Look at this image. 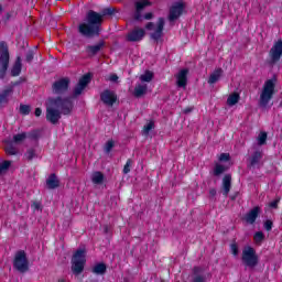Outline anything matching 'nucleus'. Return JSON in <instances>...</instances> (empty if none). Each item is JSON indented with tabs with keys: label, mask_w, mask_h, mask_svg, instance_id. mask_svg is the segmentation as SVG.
<instances>
[{
	"label": "nucleus",
	"mask_w": 282,
	"mask_h": 282,
	"mask_svg": "<svg viewBox=\"0 0 282 282\" xmlns=\"http://www.w3.org/2000/svg\"><path fill=\"white\" fill-rule=\"evenodd\" d=\"M109 80H110L111 83H117V82H118V75L112 74V75L110 76Z\"/></svg>",
	"instance_id": "nucleus-52"
},
{
	"label": "nucleus",
	"mask_w": 282,
	"mask_h": 282,
	"mask_svg": "<svg viewBox=\"0 0 282 282\" xmlns=\"http://www.w3.org/2000/svg\"><path fill=\"white\" fill-rule=\"evenodd\" d=\"M13 268L21 274H25L30 270V260H28V253L25 250H19L15 252L13 259Z\"/></svg>",
	"instance_id": "nucleus-5"
},
{
	"label": "nucleus",
	"mask_w": 282,
	"mask_h": 282,
	"mask_svg": "<svg viewBox=\"0 0 282 282\" xmlns=\"http://www.w3.org/2000/svg\"><path fill=\"white\" fill-rule=\"evenodd\" d=\"M25 61H26V63H31L32 61H34V51H29L26 53Z\"/></svg>",
	"instance_id": "nucleus-45"
},
{
	"label": "nucleus",
	"mask_w": 282,
	"mask_h": 282,
	"mask_svg": "<svg viewBox=\"0 0 282 282\" xmlns=\"http://www.w3.org/2000/svg\"><path fill=\"white\" fill-rule=\"evenodd\" d=\"M226 173V166L219 164V163H216L215 166H214V170H213V175L215 177H219V175Z\"/></svg>",
	"instance_id": "nucleus-30"
},
{
	"label": "nucleus",
	"mask_w": 282,
	"mask_h": 282,
	"mask_svg": "<svg viewBox=\"0 0 282 282\" xmlns=\"http://www.w3.org/2000/svg\"><path fill=\"white\" fill-rule=\"evenodd\" d=\"M26 138H29V140H39V130L26 133Z\"/></svg>",
	"instance_id": "nucleus-42"
},
{
	"label": "nucleus",
	"mask_w": 282,
	"mask_h": 282,
	"mask_svg": "<svg viewBox=\"0 0 282 282\" xmlns=\"http://www.w3.org/2000/svg\"><path fill=\"white\" fill-rule=\"evenodd\" d=\"M13 94H14L13 86H7L3 90H1L0 105H8L10 102V98H12Z\"/></svg>",
	"instance_id": "nucleus-15"
},
{
	"label": "nucleus",
	"mask_w": 282,
	"mask_h": 282,
	"mask_svg": "<svg viewBox=\"0 0 282 282\" xmlns=\"http://www.w3.org/2000/svg\"><path fill=\"white\" fill-rule=\"evenodd\" d=\"M143 19H145V21H151V19H153V13L149 12V13H145L143 15Z\"/></svg>",
	"instance_id": "nucleus-51"
},
{
	"label": "nucleus",
	"mask_w": 282,
	"mask_h": 282,
	"mask_svg": "<svg viewBox=\"0 0 282 282\" xmlns=\"http://www.w3.org/2000/svg\"><path fill=\"white\" fill-rule=\"evenodd\" d=\"M230 188H232V176L230 174H226L223 178V195H225V197H228Z\"/></svg>",
	"instance_id": "nucleus-19"
},
{
	"label": "nucleus",
	"mask_w": 282,
	"mask_h": 282,
	"mask_svg": "<svg viewBox=\"0 0 282 282\" xmlns=\"http://www.w3.org/2000/svg\"><path fill=\"white\" fill-rule=\"evenodd\" d=\"M85 249H78L72 258V271L74 274H80L85 270L87 262Z\"/></svg>",
	"instance_id": "nucleus-6"
},
{
	"label": "nucleus",
	"mask_w": 282,
	"mask_h": 282,
	"mask_svg": "<svg viewBox=\"0 0 282 282\" xmlns=\"http://www.w3.org/2000/svg\"><path fill=\"white\" fill-rule=\"evenodd\" d=\"M279 202H281V198H275L273 202L269 204L270 208H279Z\"/></svg>",
	"instance_id": "nucleus-48"
},
{
	"label": "nucleus",
	"mask_w": 282,
	"mask_h": 282,
	"mask_svg": "<svg viewBox=\"0 0 282 282\" xmlns=\"http://www.w3.org/2000/svg\"><path fill=\"white\" fill-rule=\"evenodd\" d=\"M113 147H116V143L113 142V140H109L106 142L104 151L106 153H111V150L113 149Z\"/></svg>",
	"instance_id": "nucleus-39"
},
{
	"label": "nucleus",
	"mask_w": 282,
	"mask_h": 282,
	"mask_svg": "<svg viewBox=\"0 0 282 282\" xmlns=\"http://www.w3.org/2000/svg\"><path fill=\"white\" fill-rule=\"evenodd\" d=\"M276 75L271 79H267L260 94L259 107L260 109H270V100L274 98V89L276 88Z\"/></svg>",
	"instance_id": "nucleus-3"
},
{
	"label": "nucleus",
	"mask_w": 282,
	"mask_h": 282,
	"mask_svg": "<svg viewBox=\"0 0 282 282\" xmlns=\"http://www.w3.org/2000/svg\"><path fill=\"white\" fill-rule=\"evenodd\" d=\"M259 215H261V207L256 206L249 213L246 214L245 221L247 224L252 225L254 224V221H257V218L259 217Z\"/></svg>",
	"instance_id": "nucleus-16"
},
{
	"label": "nucleus",
	"mask_w": 282,
	"mask_h": 282,
	"mask_svg": "<svg viewBox=\"0 0 282 282\" xmlns=\"http://www.w3.org/2000/svg\"><path fill=\"white\" fill-rule=\"evenodd\" d=\"M116 12L113 7L106 8L98 13L94 10H89L86 13L85 20L78 25V32L82 36L87 39H94V36H100V28H102V21L105 17H111Z\"/></svg>",
	"instance_id": "nucleus-1"
},
{
	"label": "nucleus",
	"mask_w": 282,
	"mask_h": 282,
	"mask_svg": "<svg viewBox=\"0 0 282 282\" xmlns=\"http://www.w3.org/2000/svg\"><path fill=\"white\" fill-rule=\"evenodd\" d=\"M90 83H91V75H89V74L84 75V76L79 79V82H78V84H79L82 87H84V88H86L87 85H89Z\"/></svg>",
	"instance_id": "nucleus-33"
},
{
	"label": "nucleus",
	"mask_w": 282,
	"mask_h": 282,
	"mask_svg": "<svg viewBox=\"0 0 282 282\" xmlns=\"http://www.w3.org/2000/svg\"><path fill=\"white\" fill-rule=\"evenodd\" d=\"M261 160H263V151H256L249 158V165L251 169H260Z\"/></svg>",
	"instance_id": "nucleus-13"
},
{
	"label": "nucleus",
	"mask_w": 282,
	"mask_h": 282,
	"mask_svg": "<svg viewBox=\"0 0 282 282\" xmlns=\"http://www.w3.org/2000/svg\"><path fill=\"white\" fill-rule=\"evenodd\" d=\"M145 34L147 31H144V29L135 28L127 34L126 39L129 41V43H139V41L144 39Z\"/></svg>",
	"instance_id": "nucleus-11"
},
{
	"label": "nucleus",
	"mask_w": 282,
	"mask_h": 282,
	"mask_svg": "<svg viewBox=\"0 0 282 282\" xmlns=\"http://www.w3.org/2000/svg\"><path fill=\"white\" fill-rule=\"evenodd\" d=\"M242 263L247 268H257L259 265V256H257V250L250 246H246L242 249Z\"/></svg>",
	"instance_id": "nucleus-7"
},
{
	"label": "nucleus",
	"mask_w": 282,
	"mask_h": 282,
	"mask_svg": "<svg viewBox=\"0 0 282 282\" xmlns=\"http://www.w3.org/2000/svg\"><path fill=\"white\" fill-rule=\"evenodd\" d=\"M26 138H28L26 132L18 133V134L13 135V142L15 144H21V142H23Z\"/></svg>",
	"instance_id": "nucleus-34"
},
{
	"label": "nucleus",
	"mask_w": 282,
	"mask_h": 282,
	"mask_svg": "<svg viewBox=\"0 0 282 282\" xmlns=\"http://www.w3.org/2000/svg\"><path fill=\"white\" fill-rule=\"evenodd\" d=\"M46 186L50 191L58 188V186H61V181L58 180V176H56L54 173L51 174L46 180Z\"/></svg>",
	"instance_id": "nucleus-21"
},
{
	"label": "nucleus",
	"mask_w": 282,
	"mask_h": 282,
	"mask_svg": "<svg viewBox=\"0 0 282 282\" xmlns=\"http://www.w3.org/2000/svg\"><path fill=\"white\" fill-rule=\"evenodd\" d=\"M18 85H21V82H14V83H11V85H9V87H17Z\"/></svg>",
	"instance_id": "nucleus-55"
},
{
	"label": "nucleus",
	"mask_w": 282,
	"mask_h": 282,
	"mask_svg": "<svg viewBox=\"0 0 282 282\" xmlns=\"http://www.w3.org/2000/svg\"><path fill=\"white\" fill-rule=\"evenodd\" d=\"M104 47H105V41H99L95 45H88L86 47V52L88 56H96V54H98V52H100V50H102Z\"/></svg>",
	"instance_id": "nucleus-20"
},
{
	"label": "nucleus",
	"mask_w": 282,
	"mask_h": 282,
	"mask_svg": "<svg viewBox=\"0 0 282 282\" xmlns=\"http://www.w3.org/2000/svg\"><path fill=\"white\" fill-rule=\"evenodd\" d=\"M268 142V133L267 132H260L258 135V145L263 147Z\"/></svg>",
	"instance_id": "nucleus-37"
},
{
	"label": "nucleus",
	"mask_w": 282,
	"mask_h": 282,
	"mask_svg": "<svg viewBox=\"0 0 282 282\" xmlns=\"http://www.w3.org/2000/svg\"><path fill=\"white\" fill-rule=\"evenodd\" d=\"M253 241L257 246H261L265 241V234L263 231H257L253 235Z\"/></svg>",
	"instance_id": "nucleus-28"
},
{
	"label": "nucleus",
	"mask_w": 282,
	"mask_h": 282,
	"mask_svg": "<svg viewBox=\"0 0 282 282\" xmlns=\"http://www.w3.org/2000/svg\"><path fill=\"white\" fill-rule=\"evenodd\" d=\"M152 129H155V122L150 121L148 124L143 127V130H142L143 135H149Z\"/></svg>",
	"instance_id": "nucleus-35"
},
{
	"label": "nucleus",
	"mask_w": 282,
	"mask_h": 282,
	"mask_svg": "<svg viewBox=\"0 0 282 282\" xmlns=\"http://www.w3.org/2000/svg\"><path fill=\"white\" fill-rule=\"evenodd\" d=\"M41 113H43V110L41 108L35 109V116L36 118H40Z\"/></svg>",
	"instance_id": "nucleus-53"
},
{
	"label": "nucleus",
	"mask_w": 282,
	"mask_h": 282,
	"mask_svg": "<svg viewBox=\"0 0 282 282\" xmlns=\"http://www.w3.org/2000/svg\"><path fill=\"white\" fill-rule=\"evenodd\" d=\"M8 67H10V47L8 46V42H0V80L6 78V74H8Z\"/></svg>",
	"instance_id": "nucleus-4"
},
{
	"label": "nucleus",
	"mask_w": 282,
	"mask_h": 282,
	"mask_svg": "<svg viewBox=\"0 0 282 282\" xmlns=\"http://www.w3.org/2000/svg\"><path fill=\"white\" fill-rule=\"evenodd\" d=\"M183 12H184V3L176 2L170 9L169 21H177V19L182 17Z\"/></svg>",
	"instance_id": "nucleus-12"
},
{
	"label": "nucleus",
	"mask_w": 282,
	"mask_h": 282,
	"mask_svg": "<svg viewBox=\"0 0 282 282\" xmlns=\"http://www.w3.org/2000/svg\"><path fill=\"white\" fill-rule=\"evenodd\" d=\"M164 18H159L156 23V30L150 35L153 41H159L160 39H162V34L164 32Z\"/></svg>",
	"instance_id": "nucleus-17"
},
{
	"label": "nucleus",
	"mask_w": 282,
	"mask_h": 282,
	"mask_svg": "<svg viewBox=\"0 0 282 282\" xmlns=\"http://www.w3.org/2000/svg\"><path fill=\"white\" fill-rule=\"evenodd\" d=\"M140 80L143 83H151V80H153V73L147 70L143 75L140 76Z\"/></svg>",
	"instance_id": "nucleus-36"
},
{
	"label": "nucleus",
	"mask_w": 282,
	"mask_h": 282,
	"mask_svg": "<svg viewBox=\"0 0 282 282\" xmlns=\"http://www.w3.org/2000/svg\"><path fill=\"white\" fill-rule=\"evenodd\" d=\"M230 250H231V253L234 254V257H237L239 254V247L237 246V243H231Z\"/></svg>",
	"instance_id": "nucleus-44"
},
{
	"label": "nucleus",
	"mask_w": 282,
	"mask_h": 282,
	"mask_svg": "<svg viewBox=\"0 0 282 282\" xmlns=\"http://www.w3.org/2000/svg\"><path fill=\"white\" fill-rule=\"evenodd\" d=\"M31 206L34 210H41V203L39 202H33Z\"/></svg>",
	"instance_id": "nucleus-49"
},
{
	"label": "nucleus",
	"mask_w": 282,
	"mask_h": 282,
	"mask_svg": "<svg viewBox=\"0 0 282 282\" xmlns=\"http://www.w3.org/2000/svg\"><path fill=\"white\" fill-rule=\"evenodd\" d=\"M83 91H85V88L82 85L77 84L74 88L73 94H74V96H80V94H83Z\"/></svg>",
	"instance_id": "nucleus-43"
},
{
	"label": "nucleus",
	"mask_w": 282,
	"mask_h": 282,
	"mask_svg": "<svg viewBox=\"0 0 282 282\" xmlns=\"http://www.w3.org/2000/svg\"><path fill=\"white\" fill-rule=\"evenodd\" d=\"M131 164H133V161H131V159H128L126 162V165L123 166L124 175H127L128 173H131Z\"/></svg>",
	"instance_id": "nucleus-40"
},
{
	"label": "nucleus",
	"mask_w": 282,
	"mask_h": 282,
	"mask_svg": "<svg viewBox=\"0 0 282 282\" xmlns=\"http://www.w3.org/2000/svg\"><path fill=\"white\" fill-rule=\"evenodd\" d=\"M69 83H72L69 77H62L58 80L54 82L52 85L53 94H55L56 96L65 94L67 89H69Z\"/></svg>",
	"instance_id": "nucleus-9"
},
{
	"label": "nucleus",
	"mask_w": 282,
	"mask_h": 282,
	"mask_svg": "<svg viewBox=\"0 0 282 282\" xmlns=\"http://www.w3.org/2000/svg\"><path fill=\"white\" fill-rule=\"evenodd\" d=\"M230 160V154L229 153H221L219 156L220 162H228Z\"/></svg>",
	"instance_id": "nucleus-46"
},
{
	"label": "nucleus",
	"mask_w": 282,
	"mask_h": 282,
	"mask_svg": "<svg viewBox=\"0 0 282 282\" xmlns=\"http://www.w3.org/2000/svg\"><path fill=\"white\" fill-rule=\"evenodd\" d=\"M34 158H37L36 150L34 148H30L24 153V159L28 160V162H32Z\"/></svg>",
	"instance_id": "nucleus-32"
},
{
	"label": "nucleus",
	"mask_w": 282,
	"mask_h": 282,
	"mask_svg": "<svg viewBox=\"0 0 282 282\" xmlns=\"http://www.w3.org/2000/svg\"><path fill=\"white\" fill-rule=\"evenodd\" d=\"M151 6L149 0H140L135 2L134 21H142V10Z\"/></svg>",
	"instance_id": "nucleus-14"
},
{
	"label": "nucleus",
	"mask_w": 282,
	"mask_h": 282,
	"mask_svg": "<svg viewBox=\"0 0 282 282\" xmlns=\"http://www.w3.org/2000/svg\"><path fill=\"white\" fill-rule=\"evenodd\" d=\"M188 83V68H183L176 75V85L177 87H186Z\"/></svg>",
	"instance_id": "nucleus-18"
},
{
	"label": "nucleus",
	"mask_w": 282,
	"mask_h": 282,
	"mask_svg": "<svg viewBox=\"0 0 282 282\" xmlns=\"http://www.w3.org/2000/svg\"><path fill=\"white\" fill-rule=\"evenodd\" d=\"M192 111H193L192 108H186V109L184 110V113H191Z\"/></svg>",
	"instance_id": "nucleus-56"
},
{
	"label": "nucleus",
	"mask_w": 282,
	"mask_h": 282,
	"mask_svg": "<svg viewBox=\"0 0 282 282\" xmlns=\"http://www.w3.org/2000/svg\"><path fill=\"white\" fill-rule=\"evenodd\" d=\"M154 29H155V23H153V22H149V23L145 25V30L151 31V30H154Z\"/></svg>",
	"instance_id": "nucleus-50"
},
{
	"label": "nucleus",
	"mask_w": 282,
	"mask_h": 282,
	"mask_svg": "<svg viewBox=\"0 0 282 282\" xmlns=\"http://www.w3.org/2000/svg\"><path fill=\"white\" fill-rule=\"evenodd\" d=\"M237 102H239V94L234 93L231 94L228 98H227V105L229 107H235V105H237Z\"/></svg>",
	"instance_id": "nucleus-31"
},
{
	"label": "nucleus",
	"mask_w": 282,
	"mask_h": 282,
	"mask_svg": "<svg viewBox=\"0 0 282 282\" xmlns=\"http://www.w3.org/2000/svg\"><path fill=\"white\" fill-rule=\"evenodd\" d=\"M32 111V108L30 107V105H20V113L22 116H30V112Z\"/></svg>",
	"instance_id": "nucleus-38"
},
{
	"label": "nucleus",
	"mask_w": 282,
	"mask_h": 282,
	"mask_svg": "<svg viewBox=\"0 0 282 282\" xmlns=\"http://www.w3.org/2000/svg\"><path fill=\"white\" fill-rule=\"evenodd\" d=\"M3 12V7L0 4V14Z\"/></svg>",
	"instance_id": "nucleus-57"
},
{
	"label": "nucleus",
	"mask_w": 282,
	"mask_h": 282,
	"mask_svg": "<svg viewBox=\"0 0 282 282\" xmlns=\"http://www.w3.org/2000/svg\"><path fill=\"white\" fill-rule=\"evenodd\" d=\"M100 100L106 105L107 107H113L118 100V95H116V91L110 89H105L100 94Z\"/></svg>",
	"instance_id": "nucleus-10"
},
{
	"label": "nucleus",
	"mask_w": 282,
	"mask_h": 282,
	"mask_svg": "<svg viewBox=\"0 0 282 282\" xmlns=\"http://www.w3.org/2000/svg\"><path fill=\"white\" fill-rule=\"evenodd\" d=\"M192 282H206V275L202 274V268L194 267Z\"/></svg>",
	"instance_id": "nucleus-22"
},
{
	"label": "nucleus",
	"mask_w": 282,
	"mask_h": 282,
	"mask_svg": "<svg viewBox=\"0 0 282 282\" xmlns=\"http://www.w3.org/2000/svg\"><path fill=\"white\" fill-rule=\"evenodd\" d=\"M224 74V69L223 68H216L208 78V84L209 85H215V83H217L221 76Z\"/></svg>",
	"instance_id": "nucleus-23"
},
{
	"label": "nucleus",
	"mask_w": 282,
	"mask_h": 282,
	"mask_svg": "<svg viewBox=\"0 0 282 282\" xmlns=\"http://www.w3.org/2000/svg\"><path fill=\"white\" fill-rule=\"evenodd\" d=\"M282 56V40L274 42L269 51V65H276Z\"/></svg>",
	"instance_id": "nucleus-8"
},
{
	"label": "nucleus",
	"mask_w": 282,
	"mask_h": 282,
	"mask_svg": "<svg viewBox=\"0 0 282 282\" xmlns=\"http://www.w3.org/2000/svg\"><path fill=\"white\" fill-rule=\"evenodd\" d=\"M23 64H21V57H17L12 68H11V76H19L21 74V69Z\"/></svg>",
	"instance_id": "nucleus-24"
},
{
	"label": "nucleus",
	"mask_w": 282,
	"mask_h": 282,
	"mask_svg": "<svg viewBox=\"0 0 282 282\" xmlns=\"http://www.w3.org/2000/svg\"><path fill=\"white\" fill-rule=\"evenodd\" d=\"M215 195H217V189L215 188L209 189V196L215 197Z\"/></svg>",
	"instance_id": "nucleus-54"
},
{
	"label": "nucleus",
	"mask_w": 282,
	"mask_h": 282,
	"mask_svg": "<svg viewBox=\"0 0 282 282\" xmlns=\"http://www.w3.org/2000/svg\"><path fill=\"white\" fill-rule=\"evenodd\" d=\"M147 94V85L138 84L134 87L133 96L134 98H142Z\"/></svg>",
	"instance_id": "nucleus-26"
},
{
	"label": "nucleus",
	"mask_w": 282,
	"mask_h": 282,
	"mask_svg": "<svg viewBox=\"0 0 282 282\" xmlns=\"http://www.w3.org/2000/svg\"><path fill=\"white\" fill-rule=\"evenodd\" d=\"M7 155H18L19 149L13 143H8L4 148Z\"/></svg>",
	"instance_id": "nucleus-29"
},
{
	"label": "nucleus",
	"mask_w": 282,
	"mask_h": 282,
	"mask_svg": "<svg viewBox=\"0 0 282 282\" xmlns=\"http://www.w3.org/2000/svg\"><path fill=\"white\" fill-rule=\"evenodd\" d=\"M74 110V101L70 98H48L46 106V120L51 124H58L61 116H69Z\"/></svg>",
	"instance_id": "nucleus-2"
},
{
	"label": "nucleus",
	"mask_w": 282,
	"mask_h": 282,
	"mask_svg": "<svg viewBox=\"0 0 282 282\" xmlns=\"http://www.w3.org/2000/svg\"><path fill=\"white\" fill-rule=\"evenodd\" d=\"M10 161H3L0 163V175L3 173V171H8L10 169Z\"/></svg>",
	"instance_id": "nucleus-41"
},
{
	"label": "nucleus",
	"mask_w": 282,
	"mask_h": 282,
	"mask_svg": "<svg viewBox=\"0 0 282 282\" xmlns=\"http://www.w3.org/2000/svg\"><path fill=\"white\" fill-rule=\"evenodd\" d=\"M93 184H102L105 182V174L102 172H94L91 175Z\"/></svg>",
	"instance_id": "nucleus-27"
},
{
	"label": "nucleus",
	"mask_w": 282,
	"mask_h": 282,
	"mask_svg": "<svg viewBox=\"0 0 282 282\" xmlns=\"http://www.w3.org/2000/svg\"><path fill=\"white\" fill-rule=\"evenodd\" d=\"M58 282H66L65 280H63V279H61V280H58Z\"/></svg>",
	"instance_id": "nucleus-58"
},
{
	"label": "nucleus",
	"mask_w": 282,
	"mask_h": 282,
	"mask_svg": "<svg viewBox=\"0 0 282 282\" xmlns=\"http://www.w3.org/2000/svg\"><path fill=\"white\" fill-rule=\"evenodd\" d=\"M93 273L99 275L107 274V264H105L104 262L95 264L93 268Z\"/></svg>",
	"instance_id": "nucleus-25"
},
{
	"label": "nucleus",
	"mask_w": 282,
	"mask_h": 282,
	"mask_svg": "<svg viewBox=\"0 0 282 282\" xmlns=\"http://www.w3.org/2000/svg\"><path fill=\"white\" fill-rule=\"evenodd\" d=\"M272 226H273L272 220L264 221V230H267L268 232H270V230H272Z\"/></svg>",
	"instance_id": "nucleus-47"
}]
</instances>
